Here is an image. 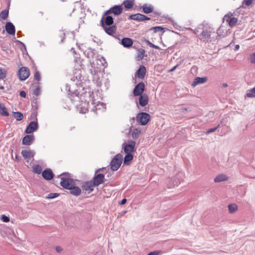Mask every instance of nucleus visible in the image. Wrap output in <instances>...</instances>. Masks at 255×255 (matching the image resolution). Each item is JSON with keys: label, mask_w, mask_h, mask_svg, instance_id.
Returning <instances> with one entry per match:
<instances>
[{"label": "nucleus", "mask_w": 255, "mask_h": 255, "mask_svg": "<svg viewBox=\"0 0 255 255\" xmlns=\"http://www.w3.org/2000/svg\"><path fill=\"white\" fill-rule=\"evenodd\" d=\"M82 78L81 71L80 69H76L75 72L73 74V76L71 80L73 82H75V85H78L80 84V82L82 81Z\"/></svg>", "instance_id": "nucleus-12"}, {"label": "nucleus", "mask_w": 255, "mask_h": 255, "mask_svg": "<svg viewBox=\"0 0 255 255\" xmlns=\"http://www.w3.org/2000/svg\"><path fill=\"white\" fill-rule=\"evenodd\" d=\"M0 115L5 116H9V113L3 104H0Z\"/></svg>", "instance_id": "nucleus-35"}, {"label": "nucleus", "mask_w": 255, "mask_h": 255, "mask_svg": "<svg viewBox=\"0 0 255 255\" xmlns=\"http://www.w3.org/2000/svg\"><path fill=\"white\" fill-rule=\"evenodd\" d=\"M140 130L138 129L137 128L134 129L132 133V138L134 139L138 138L140 134Z\"/></svg>", "instance_id": "nucleus-39"}, {"label": "nucleus", "mask_w": 255, "mask_h": 255, "mask_svg": "<svg viewBox=\"0 0 255 255\" xmlns=\"http://www.w3.org/2000/svg\"><path fill=\"white\" fill-rule=\"evenodd\" d=\"M8 16V10L4 9L1 11L0 13V20H4L6 19Z\"/></svg>", "instance_id": "nucleus-36"}, {"label": "nucleus", "mask_w": 255, "mask_h": 255, "mask_svg": "<svg viewBox=\"0 0 255 255\" xmlns=\"http://www.w3.org/2000/svg\"><path fill=\"white\" fill-rule=\"evenodd\" d=\"M21 154L25 159H30L34 156V153L30 150H23Z\"/></svg>", "instance_id": "nucleus-28"}, {"label": "nucleus", "mask_w": 255, "mask_h": 255, "mask_svg": "<svg viewBox=\"0 0 255 255\" xmlns=\"http://www.w3.org/2000/svg\"><path fill=\"white\" fill-rule=\"evenodd\" d=\"M237 21V18L232 17L231 18H230L229 22L228 23V24L230 27H233L236 24Z\"/></svg>", "instance_id": "nucleus-40"}, {"label": "nucleus", "mask_w": 255, "mask_h": 255, "mask_svg": "<svg viewBox=\"0 0 255 255\" xmlns=\"http://www.w3.org/2000/svg\"><path fill=\"white\" fill-rule=\"evenodd\" d=\"M249 60L251 63H255V52L250 55Z\"/></svg>", "instance_id": "nucleus-46"}, {"label": "nucleus", "mask_w": 255, "mask_h": 255, "mask_svg": "<svg viewBox=\"0 0 255 255\" xmlns=\"http://www.w3.org/2000/svg\"><path fill=\"white\" fill-rule=\"evenodd\" d=\"M135 142L133 140L128 141V143L124 142L123 148L126 153H131L135 150Z\"/></svg>", "instance_id": "nucleus-6"}, {"label": "nucleus", "mask_w": 255, "mask_h": 255, "mask_svg": "<svg viewBox=\"0 0 255 255\" xmlns=\"http://www.w3.org/2000/svg\"><path fill=\"white\" fill-rule=\"evenodd\" d=\"M59 195V194L57 193H50L48 194L47 198L48 199H53L56 197H57Z\"/></svg>", "instance_id": "nucleus-45"}, {"label": "nucleus", "mask_w": 255, "mask_h": 255, "mask_svg": "<svg viewBox=\"0 0 255 255\" xmlns=\"http://www.w3.org/2000/svg\"><path fill=\"white\" fill-rule=\"evenodd\" d=\"M0 89H1V90L4 89V87L3 86H0Z\"/></svg>", "instance_id": "nucleus-64"}, {"label": "nucleus", "mask_w": 255, "mask_h": 255, "mask_svg": "<svg viewBox=\"0 0 255 255\" xmlns=\"http://www.w3.org/2000/svg\"><path fill=\"white\" fill-rule=\"evenodd\" d=\"M14 118L18 121H21L23 119V114L20 112H15L13 114Z\"/></svg>", "instance_id": "nucleus-37"}, {"label": "nucleus", "mask_w": 255, "mask_h": 255, "mask_svg": "<svg viewBox=\"0 0 255 255\" xmlns=\"http://www.w3.org/2000/svg\"><path fill=\"white\" fill-rule=\"evenodd\" d=\"M228 178V177L225 174H221L217 175L214 178V182L216 183L221 182L227 180Z\"/></svg>", "instance_id": "nucleus-30"}, {"label": "nucleus", "mask_w": 255, "mask_h": 255, "mask_svg": "<svg viewBox=\"0 0 255 255\" xmlns=\"http://www.w3.org/2000/svg\"><path fill=\"white\" fill-rule=\"evenodd\" d=\"M101 23L102 24V27L106 26H110L114 25V18L113 17L109 15H106L105 17H103L101 20Z\"/></svg>", "instance_id": "nucleus-13"}, {"label": "nucleus", "mask_w": 255, "mask_h": 255, "mask_svg": "<svg viewBox=\"0 0 255 255\" xmlns=\"http://www.w3.org/2000/svg\"><path fill=\"white\" fill-rule=\"evenodd\" d=\"M121 43L124 46V47L126 48H129L132 46L133 44V41L130 38L125 37L122 39Z\"/></svg>", "instance_id": "nucleus-24"}, {"label": "nucleus", "mask_w": 255, "mask_h": 255, "mask_svg": "<svg viewBox=\"0 0 255 255\" xmlns=\"http://www.w3.org/2000/svg\"><path fill=\"white\" fill-rule=\"evenodd\" d=\"M134 4V0H125L123 2V5L127 9H132Z\"/></svg>", "instance_id": "nucleus-27"}, {"label": "nucleus", "mask_w": 255, "mask_h": 255, "mask_svg": "<svg viewBox=\"0 0 255 255\" xmlns=\"http://www.w3.org/2000/svg\"><path fill=\"white\" fill-rule=\"evenodd\" d=\"M142 11L145 13H149L153 11V6L151 5H148L147 4H144L141 6Z\"/></svg>", "instance_id": "nucleus-31"}, {"label": "nucleus", "mask_w": 255, "mask_h": 255, "mask_svg": "<svg viewBox=\"0 0 255 255\" xmlns=\"http://www.w3.org/2000/svg\"><path fill=\"white\" fill-rule=\"evenodd\" d=\"M223 87L224 88H226V87H228V84H227V83H224V84H223Z\"/></svg>", "instance_id": "nucleus-61"}, {"label": "nucleus", "mask_w": 255, "mask_h": 255, "mask_svg": "<svg viewBox=\"0 0 255 255\" xmlns=\"http://www.w3.org/2000/svg\"><path fill=\"white\" fill-rule=\"evenodd\" d=\"M253 0H245L243 3H245L246 5L249 6L253 3Z\"/></svg>", "instance_id": "nucleus-52"}, {"label": "nucleus", "mask_w": 255, "mask_h": 255, "mask_svg": "<svg viewBox=\"0 0 255 255\" xmlns=\"http://www.w3.org/2000/svg\"><path fill=\"white\" fill-rule=\"evenodd\" d=\"M145 42H146V43L147 44V45L150 46V47H152V48H155L156 49H160V47L157 46V45H155L154 44H153V43H152L151 42H150L149 40H145Z\"/></svg>", "instance_id": "nucleus-43"}, {"label": "nucleus", "mask_w": 255, "mask_h": 255, "mask_svg": "<svg viewBox=\"0 0 255 255\" xmlns=\"http://www.w3.org/2000/svg\"><path fill=\"white\" fill-rule=\"evenodd\" d=\"M70 177V173L65 172L64 188L66 189H68L71 187L75 185V180L71 178Z\"/></svg>", "instance_id": "nucleus-8"}, {"label": "nucleus", "mask_w": 255, "mask_h": 255, "mask_svg": "<svg viewBox=\"0 0 255 255\" xmlns=\"http://www.w3.org/2000/svg\"><path fill=\"white\" fill-rule=\"evenodd\" d=\"M85 56L90 60L91 58H93L95 55V52L92 48H88L84 52Z\"/></svg>", "instance_id": "nucleus-34"}, {"label": "nucleus", "mask_w": 255, "mask_h": 255, "mask_svg": "<svg viewBox=\"0 0 255 255\" xmlns=\"http://www.w3.org/2000/svg\"><path fill=\"white\" fill-rule=\"evenodd\" d=\"M193 32L202 41H209L212 33H214L213 28L208 23L203 22L194 29Z\"/></svg>", "instance_id": "nucleus-1"}, {"label": "nucleus", "mask_w": 255, "mask_h": 255, "mask_svg": "<svg viewBox=\"0 0 255 255\" xmlns=\"http://www.w3.org/2000/svg\"><path fill=\"white\" fill-rule=\"evenodd\" d=\"M34 79L37 81H39L40 79V75L39 72L37 71L34 74Z\"/></svg>", "instance_id": "nucleus-51"}, {"label": "nucleus", "mask_w": 255, "mask_h": 255, "mask_svg": "<svg viewBox=\"0 0 255 255\" xmlns=\"http://www.w3.org/2000/svg\"><path fill=\"white\" fill-rule=\"evenodd\" d=\"M5 30L7 33L10 35H14L15 33V29L13 24L10 22H8L5 25Z\"/></svg>", "instance_id": "nucleus-23"}, {"label": "nucleus", "mask_w": 255, "mask_h": 255, "mask_svg": "<svg viewBox=\"0 0 255 255\" xmlns=\"http://www.w3.org/2000/svg\"><path fill=\"white\" fill-rule=\"evenodd\" d=\"M90 65L89 66L91 74L93 76V81H96L97 83H100L99 74L101 73L102 69L105 67V63L100 59H96L92 62L89 61Z\"/></svg>", "instance_id": "nucleus-3"}, {"label": "nucleus", "mask_w": 255, "mask_h": 255, "mask_svg": "<svg viewBox=\"0 0 255 255\" xmlns=\"http://www.w3.org/2000/svg\"><path fill=\"white\" fill-rule=\"evenodd\" d=\"M89 95L90 101H91L92 104L93 105L95 104V103L94 102V100L93 99V98H94V93H93V92H89Z\"/></svg>", "instance_id": "nucleus-48"}, {"label": "nucleus", "mask_w": 255, "mask_h": 255, "mask_svg": "<svg viewBox=\"0 0 255 255\" xmlns=\"http://www.w3.org/2000/svg\"><path fill=\"white\" fill-rule=\"evenodd\" d=\"M150 30H152L154 32H160L163 33L164 32L163 28L161 26L153 27Z\"/></svg>", "instance_id": "nucleus-42"}, {"label": "nucleus", "mask_w": 255, "mask_h": 255, "mask_svg": "<svg viewBox=\"0 0 255 255\" xmlns=\"http://www.w3.org/2000/svg\"><path fill=\"white\" fill-rule=\"evenodd\" d=\"M146 74V68L144 66L141 65L139 67L135 73V76H137L140 79H143Z\"/></svg>", "instance_id": "nucleus-21"}, {"label": "nucleus", "mask_w": 255, "mask_h": 255, "mask_svg": "<svg viewBox=\"0 0 255 255\" xmlns=\"http://www.w3.org/2000/svg\"><path fill=\"white\" fill-rule=\"evenodd\" d=\"M20 95L21 97L25 98L26 97V93L24 91H22L20 92Z\"/></svg>", "instance_id": "nucleus-57"}, {"label": "nucleus", "mask_w": 255, "mask_h": 255, "mask_svg": "<svg viewBox=\"0 0 255 255\" xmlns=\"http://www.w3.org/2000/svg\"><path fill=\"white\" fill-rule=\"evenodd\" d=\"M123 160V156L121 154L118 153L116 155L110 162V165L112 170L117 171L121 166Z\"/></svg>", "instance_id": "nucleus-4"}, {"label": "nucleus", "mask_w": 255, "mask_h": 255, "mask_svg": "<svg viewBox=\"0 0 255 255\" xmlns=\"http://www.w3.org/2000/svg\"><path fill=\"white\" fill-rule=\"evenodd\" d=\"M127 202V199L126 198H124L122 199V200L120 202V204L121 205H123L125 204Z\"/></svg>", "instance_id": "nucleus-56"}, {"label": "nucleus", "mask_w": 255, "mask_h": 255, "mask_svg": "<svg viewBox=\"0 0 255 255\" xmlns=\"http://www.w3.org/2000/svg\"><path fill=\"white\" fill-rule=\"evenodd\" d=\"M5 77L6 71L1 68H0V78L3 79L5 78Z\"/></svg>", "instance_id": "nucleus-44"}, {"label": "nucleus", "mask_w": 255, "mask_h": 255, "mask_svg": "<svg viewBox=\"0 0 255 255\" xmlns=\"http://www.w3.org/2000/svg\"><path fill=\"white\" fill-rule=\"evenodd\" d=\"M123 7L121 5H115L111 7L109 9L105 12V15L114 14L115 15H118L123 12Z\"/></svg>", "instance_id": "nucleus-7"}, {"label": "nucleus", "mask_w": 255, "mask_h": 255, "mask_svg": "<svg viewBox=\"0 0 255 255\" xmlns=\"http://www.w3.org/2000/svg\"><path fill=\"white\" fill-rule=\"evenodd\" d=\"M18 76L21 81H24L28 78L30 75V71L28 68L22 67L18 70Z\"/></svg>", "instance_id": "nucleus-10"}, {"label": "nucleus", "mask_w": 255, "mask_h": 255, "mask_svg": "<svg viewBox=\"0 0 255 255\" xmlns=\"http://www.w3.org/2000/svg\"><path fill=\"white\" fill-rule=\"evenodd\" d=\"M38 128V125L37 122H31L27 127L25 132L27 134L33 133L37 130Z\"/></svg>", "instance_id": "nucleus-14"}, {"label": "nucleus", "mask_w": 255, "mask_h": 255, "mask_svg": "<svg viewBox=\"0 0 255 255\" xmlns=\"http://www.w3.org/2000/svg\"><path fill=\"white\" fill-rule=\"evenodd\" d=\"M145 50L142 48H140L137 50V53L136 56V60L137 61H140L142 60L145 54Z\"/></svg>", "instance_id": "nucleus-33"}, {"label": "nucleus", "mask_w": 255, "mask_h": 255, "mask_svg": "<svg viewBox=\"0 0 255 255\" xmlns=\"http://www.w3.org/2000/svg\"><path fill=\"white\" fill-rule=\"evenodd\" d=\"M97 109L98 108H97V106H94L93 108H92V110L97 114L96 112L97 111Z\"/></svg>", "instance_id": "nucleus-59"}, {"label": "nucleus", "mask_w": 255, "mask_h": 255, "mask_svg": "<svg viewBox=\"0 0 255 255\" xmlns=\"http://www.w3.org/2000/svg\"><path fill=\"white\" fill-rule=\"evenodd\" d=\"M207 81V78L206 77H196L194 79V82L192 84V86L193 87H195L196 85H197L198 84L205 83V82H206Z\"/></svg>", "instance_id": "nucleus-26"}, {"label": "nucleus", "mask_w": 255, "mask_h": 255, "mask_svg": "<svg viewBox=\"0 0 255 255\" xmlns=\"http://www.w3.org/2000/svg\"><path fill=\"white\" fill-rule=\"evenodd\" d=\"M228 209L230 213H233L237 210L238 207L235 204H230L228 205Z\"/></svg>", "instance_id": "nucleus-38"}, {"label": "nucleus", "mask_w": 255, "mask_h": 255, "mask_svg": "<svg viewBox=\"0 0 255 255\" xmlns=\"http://www.w3.org/2000/svg\"><path fill=\"white\" fill-rule=\"evenodd\" d=\"M105 175L103 173L96 174L93 178V183L95 186H98L104 182Z\"/></svg>", "instance_id": "nucleus-15"}, {"label": "nucleus", "mask_w": 255, "mask_h": 255, "mask_svg": "<svg viewBox=\"0 0 255 255\" xmlns=\"http://www.w3.org/2000/svg\"><path fill=\"white\" fill-rule=\"evenodd\" d=\"M42 169L41 165L35 164L32 167V171L34 173L40 174L42 172Z\"/></svg>", "instance_id": "nucleus-29"}, {"label": "nucleus", "mask_w": 255, "mask_h": 255, "mask_svg": "<svg viewBox=\"0 0 255 255\" xmlns=\"http://www.w3.org/2000/svg\"><path fill=\"white\" fill-rule=\"evenodd\" d=\"M60 185L64 187V178L61 177V181H60Z\"/></svg>", "instance_id": "nucleus-58"}, {"label": "nucleus", "mask_w": 255, "mask_h": 255, "mask_svg": "<svg viewBox=\"0 0 255 255\" xmlns=\"http://www.w3.org/2000/svg\"><path fill=\"white\" fill-rule=\"evenodd\" d=\"M33 93L34 95L37 96L40 94V88L39 87H37L35 88L33 91Z\"/></svg>", "instance_id": "nucleus-53"}, {"label": "nucleus", "mask_w": 255, "mask_h": 255, "mask_svg": "<svg viewBox=\"0 0 255 255\" xmlns=\"http://www.w3.org/2000/svg\"><path fill=\"white\" fill-rule=\"evenodd\" d=\"M70 52H72L74 55V60L76 64V66L78 67V68H82L83 64H82V60H81L80 57L78 56V55L77 54L75 49L73 48H72L70 49Z\"/></svg>", "instance_id": "nucleus-16"}, {"label": "nucleus", "mask_w": 255, "mask_h": 255, "mask_svg": "<svg viewBox=\"0 0 255 255\" xmlns=\"http://www.w3.org/2000/svg\"><path fill=\"white\" fill-rule=\"evenodd\" d=\"M94 187L95 185L91 181L84 182L82 186L83 190L89 191V193L93 191Z\"/></svg>", "instance_id": "nucleus-19"}, {"label": "nucleus", "mask_w": 255, "mask_h": 255, "mask_svg": "<svg viewBox=\"0 0 255 255\" xmlns=\"http://www.w3.org/2000/svg\"><path fill=\"white\" fill-rule=\"evenodd\" d=\"M133 156L131 153H126L124 159V163L125 165H129L130 161L133 159Z\"/></svg>", "instance_id": "nucleus-32"}, {"label": "nucleus", "mask_w": 255, "mask_h": 255, "mask_svg": "<svg viewBox=\"0 0 255 255\" xmlns=\"http://www.w3.org/2000/svg\"><path fill=\"white\" fill-rule=\"evenodd\" d=\"M101 169H101V168L96 169V170L95 171V174H96L98 171H100Z\"/></svg>", "instance_id": "nucleus-63"}, {"label": "nucleus", "mask_w": 255, "mask_h": 255, "mask_svg": "<svg viewBox=\"0 0 255 255\" xmlns=\"http://www.w3.org/2000/svg\"><path fill=\"white\" fill-rule=\"evenodd\" d=\"M232 17H231V15H230L229 14H226L223 18V21H226L228 23L229 22L230 18H231Z\"/></svg>", "instance_id": "nucleus-50"}, {"label": "nucleus", "mask_w": 255, "mask_h": 255, "mask_svg": "<svg viewBox=\"0 0 255 255\" xmlns=\"http://www.w3.org/2000/svg\"><path fill=\"white\" fill-rule=\"evenodd\" d=\"M240 46L239 45H237L236 46H235V50H238Z\"/></svg>", "instance_id": "nucleus-62"}, {"label": "nucleus", "mask_w": 255, "mask_h": 255, "mask_svg": "<svg viewBox=\"0 0 255 255\" xmlns=\"http://www.w3.org/2000/svg\"><path fill=\"white\" fill-rule=\"evenodd\" d=\"M145 90V84L143 82L138 83L133 90V95L134 97L138 96L143 94Z\"/></svg>", "instance_id": "nucleus-9"}, {"label": "nucleus", "mask_w": 255, "mask_h": 255, "mask_svg": "<svg viewBox=\"0 0 255 255\" xmlns=\"http://www.w3.org/2000/svg\"><path fill=\"white\" fill-rule=\"evenodd\" d=\"M1 220L3 222H8L9 221V218L4 215H2L0 217Z\"/></svg>", "instance_id": "nucleus-49"}, {"label": "nucleus", "mask_w": 255, "mask_h": 255, "mask_svg": "<svg viewBox=\"0 0 255 255\" xmlns=\"http://www.w3.org/2000/svg\"><path fill=\"white\" fill-rule=\"evenodd\" d=\"M68 190H70V193L75 196L80 195L81 193V189L78 186L75 185L69 188Z\"/></svg>", "instance_id": "nucleus-25"}, {"label": "nucleus", "mask_w": 255, "mask_h": 255, "mask_svg": "<svg viewBox=\"0 0 255 255\" xmlns=\"http://www.w3.org/2000/svg\"><path fill=\"white\" fill-rule=\"evenodd\" d=\"M178 66V65H176L174 67H173L171 70H170V71H174L176 68H177V67Z\"/></svg>", "instance_id": "nucleus-60"}, {"label": "nucleus", "mask_w": 255, "mask_h": 255, "mask_svg": "<svg viewBox=\"0 0 255 255\" xmlns=\"http://www.w3.org/2000/svg\"><path fill=\"white\" fill-rule=\"evenodd\" d=\"M68 90L69 93L68 94L66 99L65 100L66 104H68V105H67L68 110H70L73 108H76L79 111L77 104V103L79 102L80 101V98L78 96L79 93L77 90H71L70 88L68 89ZM87 111V109L83 108L79 110V113L84 114L86 113Z\"/></svg>", "instance_id": "nucleus-2"}, {"label": "nucleus", "mask_w": 255, "mask_h": 255, "mask_svg": "<svg viewBox=\"0 0 255 255\" xmlns=\"http://www.w3.org/2000/svg\"><path fill=\"white\" fill-rule=\"evenodd\" d=\"M128 19H132L137 21H143L145 20H149L150 19V18L144 14L138 13L130 15L128 17Z\"/></svg>", "instance_id": "nucleus-11"}, {"label": "nucleus", "mask_w": 255, "mask_h": 255, "mask_svg": "<svg viewBox=\"0 0 255 255\" xmlns=\"http://www.w3.org/2000/svg\"><path fill=\"white\" fill-rule=\"evenodd\" d=\"M150 119V116L147 113L141 112L136 116V120L140 125L144 126L147 124Z\"/></svg>", "instance_id": "nucleus-5"}, {"label": "nucleus", "mask_w": 255, "mask_h": 255, "mask_svg": "<svg viewBox=\"0 0 255 255\" xmlns=\"http://www.w3.org/2000/svg\"><path fill=\"white\" fill-rule=\"evenodd\" d=\"M55 250L56 251H57V252L58 253H60L62 251L63 249L62 248V247H60V246H57L55 248Z\"/></svg>", "instance_id": "nucleus-55"}, {"label": "nucleus", "mask_w": 255, "mask_h": 255, "mask_svg": "<svg viewBox=\"0 0 255 255\" xmlns=\"http://www.w3.org/2000/svg\"><path fill=\"white\" fill-rule=\"evenodd\" d=\"M42 176L45 180H50L53 178L54 174L51 169L47 168L42 171Z\"/></svg>", "instance_id": "nucleus-18"}, {"label": "nucleus", "mask_w": 255, "mask_h": 255, "mask_svg": "<svg viewBox=\"0 0 255 255\" xmlns=\"http://www.w3.org/2000/svg\"><path fill=\"white\" fill-rule=\"evenodd\" d=\"M34 140L33 134L25 135L22 139V144L26 145H31Z\"/></svg>", "instance_id": "nucleus-22"}, {"label": "nucleus", "mask_w": 255, "mask_h": 255, "mask_svg": "<svg viewBox=\"0 0 255 255\" xmlns=\"http://www.w3.org/2000/svg\"><path fill=\"white\" fill-rule=\"evenodd\" d=\"M103 28L107 34L109 35L115 36L114 34L116 33L117 30V26L115 25L110 26L105 25L103 27Z\"/></svg>", "instance_id": "nucleus-17"}, {"label": "nucleus", "mask_w": 255, "mask_h": 255, "mask_svg": "<svg viewBox=\"0 0 255 255\" xmlns=\"http://www.w3.org/2000/svg\"><path fill=\"white\" fill-rule=\"evenodd\" d=\"M246 95L248 97L255 98V88L249 90L246 94Z\"/></svg>", "instance_id": "nucleus-41"}, {"label": "nucleus", "mask_w": 255, "mask_h": 255, "mask_svg": "<svg viewBox=\"0 0 255 255\" xmlns=\"http://www.w3.org/2000/svg\"><path fill=\"white\" fill-rule=\"evenodd\" d=\"M160 253V251H155L149 253L147 255H158Z\"/></svg>", "instance_id": "nucleus-54"}, {"label": "nucleus", "mask_w": 255, "mask_h": 255, "mask_svg": "<svg viewBox=\"0 0 255 255\" xmlns=\"http://www.w3.org/2000/svg\"><path fill=\"white\" fill-rule=\"evenodd\" d=\"M139 96L138 102L139 105L141 107H144L147 105L149 101L148 95L146 94H143Z\"/></svg>", "instance_id": "nucleus-20"}, {"label": "nucleus", "mask_w": 255, "mask_h": 255, "mask_svg": "<svg viewBox=\"0 0 255 255\" xmlns=\"http://www.w3.org/2000/svg\"><path fill=\"white\" fill-rule=\"evenodd\" d=\"M219 126H220V124H219L218 125V126L215 128H213L209 129L208 130H207L206 133L209 134V133L214 132L219 127Z\"/></svg>", "instance_id": "nucleus-47"}]
</instances>
